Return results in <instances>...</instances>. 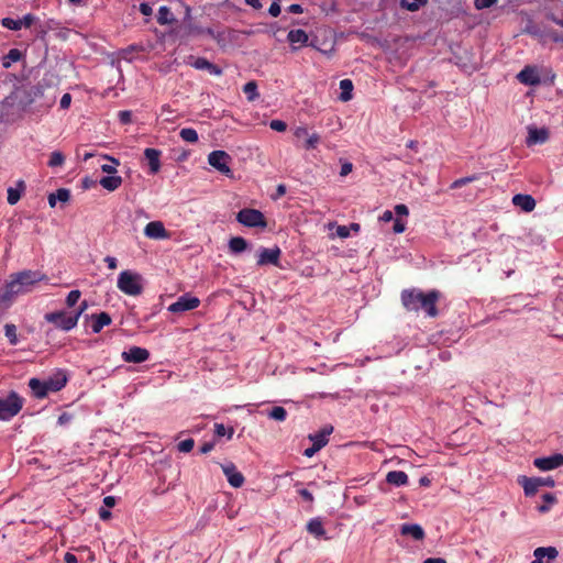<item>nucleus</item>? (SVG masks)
<instances>
[{"instance_id": "nucleus-1", "label": "nucleus", "mask_w": 563, "mask_h": 563, "mask_svg": "<svg viewBox=\"0 0 563 563\" xmlns=\"http://www.w3.org/2000/svg\"><path fill=\"white\" fill-rule=\"evenodd\" d=\"M46 279V275L40 271L26 269L11 274L0 295V300L10 302L19 295L31 292L37 283Z\"/></svg>"}, {"instance_id": "nucleus-2", "label": "nucleus", "mask_w": 563, "mask_h": 563, "mask_svg": "<svg viewBox=\"0 0 563 563\" xmlns=\"http://www.w3.org/2000/svg\"><path fill=\"white\" fill-rule=\"evenodd\" d=\"M439 297L438 290H431L427 294L416 288L401 291V302L408 311L423 310L431 318L438 316L437 302Z\"/></svg>"}, {"instance_id": "nucleus-3", "label": "nucleus", "mask_w": 563, "mask_h": 563, "mask_svg": "<svg viewBox=\"0 0 563 563\" xmlns=\"http://www.w3.org/2000/svg\"><path fill=\"white\" fill-rule=\"evenodd\" d=\"M67 375L64 371H57L48 378L41 380L38 378H31L29 387L32 394L37 399L45 398L49 393H57L62 390L67 384Z\"/></svg>"}, {"instance_id": "nucleus-4", "label": "nucleus", "mask_w": 563, "mask_h": 563, "mask_svg": "<svg viewBox=\"0 0 563 563\" xmlns=\"http://www.w3.org/2000/svg\"><path fill=\"white\" fill-rule=\"evenodd\" d=\"M117 286L125 295L139 296L143 291L142 276L132 271H123L119 274Z\"/></svg>"}, {"instance_id": "nucleus-5", "label": "nucleus", "mask_w": 563, "mask_h": 563, "mask_svg": "<svg viewBox=\"0 0 563 563\" xmlns=\"http://www.w3.org/2000/svg\"><path fill=\"white\" fill-rule=\"evenodd\" d=\"M24 404V399L15 391H10L7 397H0V420H10L16 416Z\"/></svg>"}, {"instance_id": "nucleus-6", "label": "nucleus", "mask_w": 563, "mask_h": 563, "mask_svg": "<svg viewBox=\"0 0 563 563\" xmlns=\"http://www.w3.org/2000/svg\"><path fill=\"white\" fill-rule=\"evenodd\" d=\"M45 320L53 323L56 328L64 331L74 329L79 320V313H70L64 310L48 312L44 316Z\"/></svg>"}, {"instance_id": "nucleus-7", "label": "nucleus", "mask_w": 563, "mask_h": 563, "mask_svg": "<svg viewBox=\"0 0 563 563\" xmlns=\"http://www.w3.org/2000/svg\"><path fill=\"white\" fill-rule=\"evenodd\" d=\"M236 220L249 228H265L267 225L264 214L256 209L245 208L240 210Z\"/></svg>"}, {"instance_id": "nucleus-8", "label": "nucleus", "mask_w": 563, "mask_h": 563, "mask_svg": "<svg viewBox=\"0 0 563 563\" xmlns=\"http://www.w3.org/2000/svg\"><path fill=\"white\" fill-rule=\"evenodd\" d=\"M231 159V156L221 150L213 151L208 155V163L225 176L232 175V170L229 166Z\"/></svg>"}, {"instance_id": "nucleus-9", "label": "nucleus", "mask_w": 563, "mask_h": 563, "mask_svg": "<svg viewBox=\"0 0 563 563\" xmlns=\"http://www.w3.org/2000/svg\"><path fill=\"white\" fill-rule=\"evenodd\" d=\"M200 305V299L198 297L191 296L189 294H185L180 296L175 302L169 305L168 311L173 313H181L185 311L194 310L198 308Z\"/></svg>"}, {"instance_id": "nucleus-10", "label": "nucleus", "mask_w": 563, "mask_h": 563, "mask_svg": "<svg viewBox=\"0 0 563 563\" xmlns=\"http://www.w3.org/2000/svg\"><path fill=\"white\" fill-rule=\"evenodd\" d=\"M520 483L522 484L526 496H533L541 486L553 487L555 484L552 477L529 478L526 476L522 477V481H520Z\"/></svg>"}, {"instance_id": "nucleus-11", "label": "nucleus", "mask_w": 563, "mask_h": 563, "mask_svg": "<svg viewBox=\"0 0 563 563\" xmlns=\"http://www.w3.org/2000/svg\"><path fill=\"white\" fill-rule=\"evenodd\" d=\"M187 64L198 70H206L213 76H221L223 73L222 69L218 65L209 62L205 57L189 56Z\"/></svg>"}, {"instance_id": "nucleus-12", "label": "nucleus", "mask_w": 563, "mask_h": 563, "mask_svg": "<svg viewBox=\"0 0 563 563\" xmlns=\"http://www.w3.org/2000/svg\"><path fill=\"white\" fill-rule=\"evenodd\" d=\"M282 251L278 246L273 249L262 247L258 251L257 265H275L278 266Z\"/></svg>"}, {"instance_id": "nucleus-13", "label": "nucleus", "mask_w": 563, "mask_h": 563, "mask_svg": "<svg viewBox=\"0 0 563 563\" xmlns=\"http://www.w3.org/2000/svg\"><path fill=\"white\" fill-rule=\"evenodd\" d=\"M533 465L540 471H551L563 466V454L555 453L545 457H538L533 461Z\"/></svg>"}, {"instance_id": "nucleus-14", "label": "nucleus", "mask_w": 563, "mask_h": 563, "mask_svg": "<svg viewBox=\"0 0 563 563\" xmlns=\"http://www.w3.org/2000/svg\"><path fill=\"white\" fill-rule=\"evenodd\" d=\"M121 356L126 363L140 364L150 358V352L144 347L131 346L128 351H123Z\"/></svg>"}, {"instance_id": "nucleus-15", "label": "nucleus", "mask_w": 563, "mask_h": 563, "mask_svg": "<svg viewBox=\"0 0 563 563\" xmlns=\"http://www.w3.org/2000/svg\"><path fill=\"white\" fill-rule=\"evenodd\" d=\"M144 234L153 240H166L170 236L162 221H151L144 228Z\"/></svg>"}, {"instance_id": "nucleus-16", "label": "nucleus", "mask_w": 563, "mask_h": 563, "mask_svg": "<svg viewBox=\"0 0 563 563\" xmlns=\"http://www.w3.org/2000/svg\"><path fill=\"white\" fill-rule=\"evenodd\" d=\"M221 467L232 487L239 488L244 484V476L236 470V466L232 462L221 465Z\"/></svg>"}, {"instance_id": "nucleus-17", "label": "nucleus", "mask_w": 563, "mask_h": 563, "mask_svg": "<svg viewBox=\"0 0 563 563\" xmlns=\"http://www.w3.org/2000/svg\"><path fill=\"white\" fill-rule=\"evenodd\" d=\"M518 80L528 86H537L541 82L540 76L534 67L526 66L518 75Z\"/></svg>"}, {"instance_id": "nucleus-18", "label": "nucleus", "mask_w": 563, "mask_h": 563, "mask_svg": "<svg viewBox=\"0 0 563 563\" xmlns=\"http://www.w3.org/2000/svg\"><path fill=\"white\" fill-rule=\"evenodd\" d=\"M549 139V131L544 128L538 129L534 126L528 128L527 145L543 144Z\"/></svg>"}, {"instance_id": "nucleus-19", "label": "nucleus", "mask_w": 563, "mask_h": 563, "mask_svg": "<svg viewBox=\"0 0 563 563\" xmlns=\"http://www.w3.org/2000/svg\"><path fill=\"white\" fill-rule=\"evenodd\" d=\"M161 155L162 152L156 148L147 147L144 150V156L148 163L150 166V173L152 175H155L161 169Z\"/></svg>"}, {"instance_id": "nucleus-20", "label": "nucleus", "mask_w": 563, "mask_h": 563, "mask_svg": "<svg viewBox=\"0 0 563 563\" xmlns=\"http://www.w3.org/2000/svg\"><path fill=\"white\" fill-rule=\"evenodd\" d=\"M333 432V427L328 424V426H324L320 431L313 433V434H309V440L316 444L317 446H319L320 449H322L323 446H325L329 442V435Z\"/></svg>"}, {"instance_id": "nucleus-21", "label": "nucleus", "mask_w": 563, "mask_h": 563, "mask_svg": "<svg viewBox=\"0 0 563 563\" xmlns=\"http://www.w3.org/2000/svg\"><path fill=\"white\" fill-rule=\"evenodd\" d=\"M512 203L526 212H531L536 208V200L530 195L517 194L512 197Z\"/></svg>"}, {"instance_id": "nucleus-22", "label": "nucleus", "mask_w": 563, "mask_h": 563, "mask_svg": "<svg viewBox=\"0 0 563 563\" xmlns=\"http://www.w3.org/2000/svg\"><path fill=\"white\" fill-rule=\"evenodd\" d=\"M400 533L402 536H410L412 539L420 541L423 540L426 533L420 525L404 523L400 526Z\"/></svg>"}, {"instance_id": "nucleus-23", "label": "nucleus", "mask_w": 563, "mask_h": 563, "mask_svg": "<svg viewBox=\"0 0 563 563\" xmlns=\"http://www.w3.org/2000/svg\"><path fill=\"white\" fill-rule=\"evenodd\" d=\"M92 324L91 330L93 333H99L103 327L109 325L112 322V319L109 313L100 312L98 314H92Z\"/></svg>"}, {"instance_id": "nucleus-24", "label": "nucleus", "mask_w": 563, "mask_h": 563, "mask_svg": "<svg viewBox=\"0 0 563 563\" xmlns=\"http://www.w3.org/2000/svg\"><path fill=\"white\" fill-rule=\"evenodd\" d=\"M287 40L291 45L298 44L300 47L308 44L309 36L305 30L296 29L288 32Z\"/></svg>"}, {"instance_id": "nucleus-25", "label": "nucleus", "mask_w": 563, "mask_h": 563, "mask_svg": "<svg viewBox=\"0 0 563 563\" xmlns=\"http://www.w3.org/2000/svg\"><path fill=\"white\" fill-rule=\"evenodd\" d=\"M386 482L397 487L405 486L408 484V475L402 471H390L386 475Z\"/></svg>"}, {"instance_id": "nucleus-26", "label": "nucleus", "mask_w": 563, "mask_h": 563, "mask_svg": "<svg viewBox=\"0 0 563 563\" xmlns=\"http://www.w3.org/2000/svg\"><path fill=\"white\" fill-rule=\"evenodd\" d=\"M307 531L314 536L316 538H324V539H328L325 537V530L323 528V523H322V520L317 517V518H312L308 521L307 523Z\"/></svg>"}, {"instance_id": "nucleus-27", "label": "nucleus", "mask_w": 563, "mask_h": 563, "mask_svg": "<svg viewBox=\"0 0 563 563\" xmlns=\"http://www.w3.org/2000/svg\"><path fill=\"white\" fill-rule=\"evenodd\" d=\"M25 190V183L23 180H19L16 187L8 188V203L14 206L21 199L22 192Z\"/></svg>"}, {"instance_id": "nucleus-28", "label": "nucleus", "mask_w": 563, "mask_h": 563, "mask_svg": "<svg viewBox=\"0 0 563 563\" xmlns=\"http://www.w3.org/2000/svg\"><path fill=\"white\" fill-rule=\"evenodd\" d=\"M156 19H157V23L161 24V25L172 24V23H174L176 21L173 12L166 5H162L158 9Z\"/></svg>"}, {"instance_id": "nucleus-29", "label": "nucleus", "mask_w": 563, "mask_h": 563, "mask_svg": "<svg viewBox=\"0 0 563 563\" xmlns=\"http://www.w3.org/2000/svg\"><path fill=\"white\" fill-rule=\"evenodd\" d=\"M99 183L104 189L109 191H114L121 186L122 178L120 176L109 175L102 177Z\"/></svg>"}, {"instance_id": "nucleus-30", "label": "nucleus", "mask_w": 563, "mask_h": 563, "mask_svg": "<svg viewBox=\"0 0 563 563\" xmlns=\"http://www.w3.org/2000/svg\"><path fill=\"white\" fill-rule=\"evenodd\" d=\"M340 100L343 102L350 101L352 99L353 91V82L350 79H342L340 81Z\"/></svg>"}, {"instance_id": "nucleus-31", "label": "nucleus", "mask_w": 563, "mask_h": 563, "mask_svg": "<svg viewBox=\"0 0 563 563\" xmlns=\"http://www.w3.org/2000/svg\"><path fill=\"white\" fill-rule=\"evenodd\" d=\"M22 58V53L18 48H11L5 56L2 58L3 68H10L13 63L19 62Z\"/></svg>"}, {"instance_id": "nucleus-32", "label": "nucleus", "mask_w": 563, "mask_h": 563, "mask_svg": "<svg viewBox=\"0 0 563 563\" xmlns=\"http://www.w3.org/2000/svg\"><path fill=\"white\" fill-rule=\"evenodd\" d=\"M229 249L232 253H241L247 249V242L244 238L234 236L229 241Z\"/></svg>"}, {"instance_id": "nucleus-33", "label": "nucleus", "mask_w": 563, "mask_h": 563, "mask_svg": "<svg viewBox=\"0 0 563 563\" xmlns=\"http://www.w3.org/2000/svg\"><path fill=\"white\" fill-rule=\"evenodd\" d=\"M536 553H538V555H540L543 559H548V563L551 560L556 559V556L559 555V552H558V550L554 547H547V548L540 547V548H537L536 549Z\"/></svg>"}, {"instance_id": "nucleus-34", "label": "nucleus", "mask_w": 563, "mask_h": 563, "mask_svg": "<svg viewBox=\"0 0 563 563\" xmlns=\"http://www.w3.org/2000/svg\"><path fill=\"white\" fill-rule=\"evenodd\" d=\"M243 92L246 95L249 101H254L258 98L257 84L252 80L243 86Z\"/></svg>"}, {"instance_id": "nucleus-35", "label": "nucleus", "mask_w": 563, "mask_h": 563, "mask_svg": "<svg viewBox=\"0 0 563 563\" xmlns=\"http://www.w3.org/2000/svg\"><path fill=\"white\" fill-rule=\"evenodd\" d=\"M179 136L183 141L188 143H197L198 142V133L192 128H184L179 132Z\"/></svg>"}, {"instance_id": "nucleus-36", "label": "nucleus", "mask_w": 563, "mask_h": 563, "mask_svg": "<svg viewBox=\"0 0 563 563\" xmlns=\"http://www.w3.org/2000/svg\"><path fill=\"white\" fill-rule=\"evenodd\" d=\"M479 179V175L478 174H474V175H471V176H466V177H462V178H459L456 180H454L451 185H450V189H459L467 184H471L475 180H478Z\"/></svg>"}, {"instance_id": "nucleus-37", "label": "nucleus", "mask_w": 563, "mask_h": 563, "mask_svg": "<svg viewBox=\"0 0 563 563\" xmlns=\"http://www.w3.org/2000/svg\"><path fill=\"white\" fill-rule=\"evenodd\" d=\"M267 416L273 420L283 422L287 418V411L284 407L276 406L272 408Z\"/></svg>"}, {"instance_id": "nucleus-38", "label": "nucleus", "mask_w": 563, "mask_h": 563, "mask_svg": "<svg viewBox=\"0 0 563 563\" xmlns=\"http://www.w3.org/2000/svg\"><path fill=\"white\" fill-rule=\"evenodd\" d=\"M4 334L8 338L11 345L18 344L16 327L12 323L4 325Z\"/></svg>"}, {"instance_id": "nucleus-39", "label": "nucleus", "mask_w": 563, "mask_h": 563, "mask_svg": "<svg viewBox=\"0 0 563 563\" xmlns=\"http://www.w3.org/2000/svg\"><path fill=\"white\" fill-rule=\"evenodd\" d=\"M64 162H65V156L60 152L55 151L51 154L47 164L49 167H57V166H62L64 164Z\"/></svg>"}, {"instance_id": "nucleus-40", "label": "nucleus", "mask_w": 563, "mask_h": 563, "mask_svg": "<svg viewBox=\"0 0 563 563\" xmlns=\"http://www.w3.org/2000/svg\"><path fill=\"white\" fill-rule=\"evenodd\" d=\"M1 25L5 29H9V30H13V31H19L21 30V22L20 20H15V19H12V18H3L1 20Z\"/></svg>"}, {"instance_id": "nucleus-41", "label": "nucleus", "mask_w": 563, "mask_h": 563, "mask_svg": "<svg viewBox=\"0 0 563 563\" xmlns=\"http://www.w3.org/2000/svg\"><path fill=\"white\" fill-rule=\"evenodd\" d=\"M214 433L217 437L228 435V438L231 439L234 433V430H233V428H230L229 431L227 432V429L222 423H216L214 424Z\"/></svg>"}, {"instance_id": "nucleus-42", "label": "nucleus", "mask_w": 563, "mask_h": 563, "mask_svg": "<svg viewBox=\"0 0 563 563\" xmlns=\"http://www.w3.org/2000/svg\"><path fill=\"white\" fill-rule=\"evenodd\" d=\"M186 35H200L205 34V29L196 26L194 23L183 26Z\"/></svg>"}, {"instance_id": "nucleus-43", "label": "nucleus", "mask_w": 563, "mask_h": 563, "mask_svg": "<svg viewBox=\"0 0 563 563\" xmlns=\"http://www.w3.org/2000/svg\"><path fill=\"white\" fill-rule=\"evenodd\" d=\"M194 445H195L194 439H186L184 441H180L177 444V449L179 452L188 453L194 449Z\"/></svg>"}, {"instance_id": "nucleus-44", "label": "nucleus", "mask_w": 563, "mask_h": 563, "mask_svg": "<svg viewBox=\"0 0 563 563\" xmlns=\"http://www.w3.org/2000/svg\"><path fill=\"white\" fill-rule=\"evenodd\" d=\"M320 142V136L319 134L317 133H312L311 135L308 134L307 136V140H306V144H305V147L307 150H312V148H316L317 145L319 144Z\"/></svg>"}, {"instance_id": "nucleus-45", "label": "nucleus", "mask_w": 563, "mask_h": 563, "mask_svg": "<svg viewBox=\"0 0 563 563\" xmlns=\"http://www.w3.org/2000/svg\"><path fill=\"white\" fill-rule=\"evenodd\" d=\"M80 296H81V292L77 289L69 291V294L67 295V298H66L67 306L74 307L78 302Z\"/></svg>"}, {"instance_id": "nucleus-46", "label": "nucleus", "mask_w": 563, "mask_h": 563, "mask_svg": "<svg viewBox=\"0 0 563 563\" xmlns=\"http://www.w3.org/2000/svg\"><path fill=\"white\" fill-rule=\"evenodd\" d=\"M321 10L322 12H324L327 15L329 14H332V13H338V7H336V3L334 1H327V2H323L321 4Z\"/></svg>"}, {"instance_id": "nucleus-47", "label": "nucleus", "mask_w": 563, "mask_h": 563, "mask_svg": "<svg viewBox=\"0 0 563 563\" xmlns=\"http://www.w3.org/2000/svg\"><path fill=\"white\" fill-rule=\"evenodd\" d=\"M54 194L56 199L60 202H67L70 199V191L66 188H59Z\"/></svg>"}, {"instance_id": "nucleus-48", "label": "nucleus", "mask_w": 563, "mask_h": 563, "mask_svg": "<svg viewBox=\"0 0 563 563\" xmlns=\"http://www.w3.org/2000/svg\"><path fill=\"white\" fill-rule=\"evenodd\" d=\"M498 0H475L474 5L477 10L488 9L497 3Z\"/></svg>"}, {"instance_id": "nucleus-49", "label": "nucleus", "mask_w": 563, "mask_h": 563, "mask_svg": "<svg viewBox=\"0 0 563 563\" xmlns=\"http://www.w3.org/2000/svg\"><path fill=\"white\" fill-rule=\"evenodd\" d=\"M269 128L276 132H284L287 129V124L282 120H272L269 122Z\"/></svg>"}, {"instance_id": "nucleus-50", "label": "nucleus", "mask_w": 563, "mask_h": 563, "mask_svg": "<svg viewBox=\"0 0 563 563\" xmlns=\"http://www.w3.org/2000/svg\"><path fill=\"white\" fill-rule=\"evenodd\" d=\"M428 0H413L410 3L402 2V5L406 7L409 11H417L421 5H424Z\"/></svg>"}, {"instance_id": "nucleus-51", "label": "nucleus", "mask_w": 563, "mask_h": 563, "mask_svg": "<svg viewBox=\"0 0 563 563\" xmlns=\"http://www.w3.org/2000/svg\"><path fill=\"white\" fill-rule=\"evenodd\" d=\"M118 117H119L120 122L123 124H129L132 122L131 111H128V110L120 111Z\"/></svg>"}, {"instance_id": "nucleus-52", "label": "nucleus", "mask_w": 563, "mask_h": 563, "mask_svg": "<svg viewBox=\"0 0 563 563\" xmlns=\"http://www.w3.org/2000/svg\"><path fill=\"white\" fill-rule=\"evenodd\" d=\"M185 9V15L183 20V26L192 23V16H191V8L187 4H183Z\"/></svg>"}, {"instance_id": "nucleus-53", "label": "nucleus", "mask_w": 563, "mask_h": 563, "mask_svg": "<svg viewBox=\"0 0 563 563\" xmlns=\"http://www.w3.org/2000/svg\"><path fill=\"white\" fill-rule=\"evenodd\" d=\"M35 16L33 14H26L23 16V19H19L20 22H21V27L24 26V27H30L34 21H35Z\"/></svg>"}, {"instance_id": "nucleus-54", "label": "nucleus", "mask_w": 563, "mask_h": 563, "mask_svg": "<svg viewBox=\"0 0 563 563\" xmlns=\"http://www.w3.org/2000/svg\"><path fill=\"white\" fill-rule=\"evenodd\" d=\"M111 161H112L113 165L104 164V165L101 166L102 172H104V173H107L109 175L114 174L117 172L115 166L119 165V162L117 159L111 158Z\"/></svg>"}, {"instance_id": "nucleus-55", "label": "nucleus", "mask_w": 563, "mask_h": 563, "mask_svg": "<svg viewBox=\"0 0 563 563\" xmlns=\"http://www.w3.org/2000/svg\"><path fill=\"white\" fill-rule=\"evenodd\" d=\"M406 229V224L402 220L396 219L394 222L393 230L395 233H402Z\"/></svg>"}, {"instance_id": "nucleus-56", "label": "nucleus", "mask_w": 563, "mask_h": 563, "mask_svg": "<svg viewBox=\"0 0 563 563\" xmlns=\"http://www.w3.org/2000/svg\"><path fill=\"white\" fill-rule=\"evenodd\" d=\"M336 235L342 239L350 236V228L345 225H338Z\"/></svg>"}, {"instance_id": "nucleus-57", "label": "nucleus", "mask_w": 563, "mask_h": 563, "mask_svg": "<svg viewBox=\"0 0 563 563\" xmlns=\"http://www.w3.org/2000/svg\"><path fill=\"white\" fill-rule=\"evenodd\" d=\"M268 12L272 16H278L280 14L279 3L277 1H274L269 7Z\"/></svg>"}, {"instance_id": "nucleus-58", "label": "nucleus", "mask_w": 563, "mask_h": 563, "mask_svg": "<svg viewBox=\"0 0 563 563\" xmlns=\"http://www.w3.org/2000/svg\"><path fill=\"white\" fill-rule=\"evenodd\" d=\"M395 212L397 216L401 217V216H408L409 210L406 205L400 203V205L395 206Z\"/></svg>"}, {"instance_id": "nucleus-59", "label": "nucleus", "mask_w": 563, "mask_h": 563, "mask_svg": "<svg viewBox=\"0 0 563 563\" xmlns=\"http://www.w3.org/2000/svg\"><path fill=\"white\" fill-rule=\"evenodd\" d=\"M70 102H71V96L69 93L63 95L62 98H60V108L62 109L69 108Z\"/></svg>"}, {"instance_id": "nucleus-60", "label": "nucleus", "mask_w": 563, "mask_h": 563, "mask_svg": "<svg viewBox=\"0 0 563 563\" xmlns=\"http://www.w3.org/2000/svg\"><path fill=\"white\" fill-rule=\"evenodd\" d=\"M214 448V443L213 442H205L200 448H199V452L201 454H207L209 452H211Z\"/></svg>"}, {"instance_id": "nucleus-61", "label": "nucleus", "mask_w": 563, "mask_h": 563, "mask_svg": "<svg viewBox=\"0 0 563 563\" xmlns=\"http://www.w3.org/2000/svg\"><path fill=\"white\" fill-rule=\"evenodd\" d=\"M320 450L321 449L319 446H317L316 444L312 443V445L310 448H307L305 450L303 455L307 457H312Z\"/></svg>"}, {"instance_id": "nucleus-62", "label": "nucleus", "mask_w": 563, "mask_h": 563, "mask_svg": "<svg viewBox=\"0 0 563 563\" xmlns=\"http://www.w3.org/2000/svg\"><path fill=\"white\" fill-rule=\"evenodd\" d=\"M104 262L107 263L109 269H115L118 267V261L115 257L106 256Z\"/></svg>"}, {"instance_id": "nucleus-63", "label": "nucleus", "mask_w": 563, "mask_h": 563, "mask_svg": "<svg viewBox=\"0 0 563 563\" xmlns=\"http://www.w3.org/2000/svg\"><path fill=\"white\" fill-rule=\"evenodd\" d=\"M140 12L143 15H151L153 10H152V7L148 3L143 2V3L140 4Z\"/></svg>"}, {"instance_id": "nucleus-64", "label": "nucleus", "mask_w": 563, "mask_h": 563, "mask_svg": "<svg viewBox=\"0 0 563 563\" xmlns=\"http://www.w3.org/2000/svg\"><path fill=\"white\" fill-rule=\"evenodd\" d=\"M71 415L68 413V412H63L59 417H58V424L60 426H64L66 423H68L70 420H71Z\"/></svg>"}]
</instances>
